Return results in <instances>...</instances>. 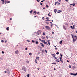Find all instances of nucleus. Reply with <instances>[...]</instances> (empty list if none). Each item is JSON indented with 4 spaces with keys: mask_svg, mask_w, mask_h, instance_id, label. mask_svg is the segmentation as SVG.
I'll return each instance as SVG.
<instances>
[{
    "mask_svg": "<svg viewBox=\"0 0 77 77\" xmlns=\"http://www.w3.org/2000/svg\"><path fill=\"white\" fill-rule=\"evenodd\" d=\"M71 35L73 39V41H76L77 39V36L74 35H73L72 34H71Z\"/></svg>",
    "mask_w": 77,
    "mask_h": 77,
    "instance_id": "f257e3e1",
    "label": "nucleus"
},
{
    "mask_svg": "<svg viewBox=\"0 0 77 77\" xmlns=\"http://www.w3.org/2000/svg\"><path fill=\"white\" fill-rule=\"evenodd\" d=\"M22 69L23 70V71H25V72H26L27 70V68H26L25 66H23L22 67Z\"/></svg>",
    "mask_w": 77,
    "mask_h": 77,
    "instance_id": "f03ea898",
    "label": "nucleus"
},
{
    "mask_svg": "<svg viewBox=\"0 0 77 77\" xmlns=\"http://www.w3.org/2000/svg\"><path fill=\"white\" fill-rule=\"evenodd\" d=\"M41 32H42L40 30H38L37 32V35H39L41 34Z\"/></svg>",
    "mask_w": 77,
    "mask_h": 77,
    "instance_id": "7ed1b4c3",
    "label": "nucleus"
},
{
    "mask_svg": "<svg viewBox=\"0 0 77 77\" xmlns=\"http://www.w3.org/2000/svg\"><path fill=\"white\" fill-rule=\"evenodd\" d=\"M15 53L16 54H18L19 53V51H18V50L15 51Z\"/></svg>",
    "mask_w": 77,
    "mask_h": 77,
    "instance_id": "20e7f679",
    "label": "nucleus"
},
{
    "mask_svg": "<svg viewBox=\"0 0 77 77\" xmlns=\"http://www.w3.org/2000/svg\"><path fill=\"white\" fill-rule=\"evenodd\" d=\"M48 44L50 45V40H48Z\"/></svg>",
    "mask_w": 77,
    "mask_h": 77,
    "instance_id": "39448f33",
    "label": "nucleus"
},
{
    "mask_svg": "<svg viewBox=\"0 0 77 77\" xmlns=\"http://www.w3.org/2000/svg\"><path fill=\"white\" fill-rule=\"evenodd\" d=\"M40 44H41V45L42 46V47H44V44H42L41 43H40Z\"/></svg>",
    "mask_w": 77,
    "mask_h": 77,
    "instance_id": "423d86ee",
    "label": "nucleus"
},
{
    "mask_svg": "<svg viewBox=\"0 0 77 77\" xmlns=\"http://www.w3.org/2000/svg\"><path fill=\"white\" fill-rule=\"evenodd\" d=\"M71 75H72L75 76V73H71Z\"/></svg>",
    "mask_w": 77,
    "mask_h": 77,
    "instance_id": "0eeeda50",
    "label": "nucleus"
},
{
    "mask_svg": "<svg viewBox=\"0 0 77 77\" xmlns=\"http://www.w3.org/2000/svg\"><path fill=\"white\" fill-rule=\"evenodd\" d=\"M2 2V5L4 4L5 3V0H1Z\"/></svg>",
    "mask_w": 77,
    "mask_h": 77,
    "instance_id": "6e6552de",
    "label": "nucleus"
},
{
    "mask_svg": "<svg viewBox=\"0 0 77 77\" xmlns=\"http://www.w3.org/2000/svg\"><path fill=\"white\" fill-rule=\"evenodd\" d=\"M75 27V25L73 26V27H72V29H75V27Z\"/></svg>",
    "mask_w": 77,
    "mask_h": 77,
    "instance_id": "1a4fd4ad",
    "label": "nucleus"
},
{
    "mask_svg": "<svg viewBox=\"0 0 77 77\" xmlns=\"http://www.w3.org/2000/svg\"><path fill=\"white\" fill-rule=\"evenodd\" d=\"M45 27L46 29H50V27L48 26H46Z\"/></svg>",
    "mask_w": 77,
    "mask_h": 77,
    "instance_id": "9d476101",
    "label": "nucleus"
},
{
    "mask_svg": "<svg viewBox=\"0 0 77 77\" xmlns=\"http://www.w3.org/2000/svg\"><path fill=\"white\" fill-rule=\"evenodd\" d=\"M66 27L65 26H63V28L64 30H66Z\"/></svg>",
    "mask_w": 77,
    "mask_h": 77,
    "instance_id": "9b49d317",
    "label": "nucleus"
},
{
    "mask_svg": "<svg viewBox=\"0 0 77 77\" xmlns=\"http://www.w3.org/2000/svg\"><path fill=\"white\" fill-rule=\"evenodd\" d=\"M36 59H37L38 60H39V57H36Z\"/></svg>",
    "mask_w": 77,
    "mask_h": 77,
    "instance_id": "f8f14e48",
    "label": "nucleus"
},
{
    "mask_svg": "<svg viewBox=\"0 0 77 77\" xmlns=\"http://www.w3.org/2000/svg\"><path fill=\"white\" fill-rule=\"evenodd\" d=\"M54 12H55V13H56V12H57V10L55 9L54 10Z\"/></svg>",
    "mask_w": 77,
    "mask_h": 77,
    "instance_id": "ddd939ff",
    "label": "nucleus"
},
{
    "mask_svg": "<svg viewBox=\"0 0 77 77\" xmlns=\"http://www.w3.org/2000/svg\"><path fill=\"white\" fill-rule=\"evenodd\" d=\"M57 12H58V13H60V12H61V11H60V10L58 11H57Z\"/></svg>",
    "mask_w": 77,
    "mask_h": 77,
    "instance_id": "4468645a",
    "label": "nucleus"
},
{
    "mask_svg": "<svg viewBox=\"0 0 77 77\" xmlns=\"http://www.w3.org/2000/svg\"><path fill=\"white\" fill-rule=\"evenodd\" d=\"M56 61L58 62H60V60H59V59H57V60H56Z\"/></svg>",
    "mask_w": 77,
    "mask_h": 77,
    "instance_id": "2eb2a0df",
    "label": "nucleus"
},
{
    "mask_svg": "<svg viewBox=\"0 0 77 77\" xmlns=\"http://www.w3.org/2000/svg\"><path fill=\"white\" fill-rule=\"evenodd\" d=\"M9 27H7L6 28V29L8 31L9 30Z\"/></svg>",
    "mask_w": 77,
    "mask_h": 77,
    "instance_id": "dca6fc26",
    "label": "nucleus"
},
{
    "mask_svg": "<svg viewBox=\"0 0 77 77\" xmlns=\"http://www.w3.org/2000/svg\"><path fill=\"white\" fill-rule=\"evenodd\" d=\"M45 44H46V45H48V43H47V42H45L44 43Z\"/></svg>",
    "mask_w": 77,
    "mask_h": 77,
    "instance_id": "f3484780",
    "label": "nucleus"
},
{
    "mask_svg": "<svg viewBox=\"0 0 77 77\" xmlns=\"http://www.w3.org/2000/svg\"><path fill=\"white\" fill-rule=\"evenodd\" d=\"M35 62L36 63H37V60H36V59H35Z\"/></svg>",
    "mask_w": 77,
    "mask_h": 77,
    "instance_id": "a211bd4d",
    "label": "nucleus"
},
{
    "mask_svg": "<svg viewBox=\"0 0 77 77\" xmlns=\"http://www.w3.org/2000/svg\"><path fill=\"white\" fill-rule=\"evenodd\" d=\"M60 60L61 62H62V63H63V60H62L60 59Z\"/></svg>",
    "mask_w": 77,
    "mask_h": 77,
    "instance_id": "6ab92c4d",
    "label": "nucleus"
},
{
    "mask_svg": "<svg viewBox=\"0 0 77 77\" xmlns=\"http://www.w3.org/2000/svg\"><path fill=\"white\" fill-rule=\"evenodd\" d=\"M39 41H41V42H43V40H41V39L39 38Z\"/></svg>",
    "mask_w": 77,
    "mask_h": 77,
    "instance_id": "aec40b11",
    "label": "nucleus"
},
{
    "mask_svg": "<svg viewBox=\"0 0 77 77\" xmlns=\"http://www.w3.org/2000/svg\"><path fill=\"white\" fill-rule=\"evenodd\" d=\"M62 40L60 41V44H62Z\"/></svg>",
    "mask_w": 77,
    "mask_h": 77,
    "instance_id": "412c9836",
    "label": "nucleus"
},
{
    "mask_svg": "<svg viewBox=\"0 0 77 77\" xmlns=\"http://www.w3.org/2000/svg\"><path fill=\"white\" fill-rule=\"evenodd\" d=\"M46 19H47V20H49L50 19V18H49V17H47L46 18Z\"/></svg>",
    "mask_w": 77,
    "mask_h": 77,
    "instance_id": "4be33fe9",
    "label": "nucleus"
},
{
    "mask_svg": "<svg viewBox=\"0 0 77 77\" xmlns=\"http://www.w3.org/2000/svg\"><path fill=\"white\" fill-rule=\"evenodd\" d=\"M72 5L73 6H75V3L72 4Z\"/></svg>",
    "mask_w": 77,
    "mask_h": 77,
    "instance_id": "5701e85b",
    "label": "nucleus"
},
{
    "mask_svg": "<svg viewBox=\"0 0 77 77\" xmlns=\"http://www.w3.org/2000/svg\"><path fill=\"white\" fill-rule=\"evenodd\" d=\"M57 5H60V4L59 2H57Z\"/></svg>",
    "mask_w": 77,
    "mask_h": 77,
    "instance_id": "b1692460",
    "label": "nucleus"
},
{
    "mask_svg": "<svg viewBox=\"0 0 77 77\" xmlns=\"http://www.w3.org/2000/svg\"><path fill=\"white\" fill-rule=\"evenodd\" d=\"M38 42L37 41H36L35 42V43L36 44H38Z\"/></svg>",
    "mask_w": 77,
    "mask_h": 77,
    "instance_id": "393cba45",
    "label": "nucleus"
},
{
    "mask_svg": "<svg viewBox=\"0 0 77 77\" xmlns=\"http://www.w3.org/2000/svg\"><path fill=\"white\" fill-rule=\"evenodd\" d=\"M57 2H56L55 3V6H56V4H57Z\"/></svg>",
    "mask_w": 77,
    "mask_h": 77,
    "instance_id": "a878e982",
    "label": "nucleus"
},
{
    "mask_svg": "<svg viewBox=\"0 0 77 77\" xmlns=\"http://www.w3.org/2000/svg\"><path fill=\"white\" fill-rule=\"evenodd\" d=\"M69 68H71V65H69Z\"/></svg>",
    "mask_w": 77,
    "mask_h": 77,
    "instance_id": "bb28decb",
    "label": "nucleus"
},
{
    "mask_svg": "<svg viewBox=\"0 0 77 77\" xmlns=\"http://www.w3.org/2000/svg\"><path fill=\"white\" fill-rule=\"evenodd\" d=\"M52 64H54V65H56V63H52Z\"/></svg>",
    "mask_w": 77,
    "mask_h": 77,
    "instance_id": "cd10ccee",
    "label": "nucleus"
},
{
    "mask_svg": "<svg viewBox=\"0 0 77 77\" xmlns=\"http://www.w3.org/2000/svg\"><path fill=\"white\" fill-rule=\"evenodd\" d=\"M10 3V1H8L7 2V3Z\"/></svg>",
    "mask_w": 77,
    "mask_h": 77,
    "instance_id": "c85d7f7f",
    "label": "nucleus"
},
{
    "mask_svg": "<svg viewBox=\"0 0 77 77\" xmlns=\"http://www.w3.org/2000/svg\"><path fill=\"white\" fill-rule=\"evenodd\" d=\"M52 56H53V57H55V55H54V54H52Z\"/></svg>",
    "mask_w": 77,
    "mask_h": 77,
    "instance_id": "c756f323",
    "label": "nucleus"
},
{
    "mask_svg": "<svg viewBox=\"0 0 77 77\" xmlns=\"http://www.w3.org/2000/svg\"><path fill=\"white\" fill-rule=\"evenodd\" d=\"M32 12H33V11H32V10L31 11H30V14H32Z\"/></svg>",
    "mask_w": 77,
    "mask_h": 77,
    "instance_id": "7c9ffc66",
    "label": "nucleus"
},
{
    "mask_svg": "<svg viewBox=\"0 0 77 77\" xmlns=\"http://www.w3.org/2000/svg\"><path fill=\"white\" fill-rule=\"evenodd\" d=\"M46 24H49V23L48 22H46Z\"/></svg>",
    "mask_w": 77,
    "mask_h": 77,
    "instance_id": "2f4dec72",
    "label": "nucleus"
},
{
    "mask_svg": "<svg viewBox=\"0 0 77 77\" xmlns=\"http://www.w3.org/2000/svg\"><path fill=\"white\" fill-rule=\"evenodd\" d=\"M43 35H45V32H43Z\"/></svg>",
    "mask_w": 77,
    "mask_h": 77,
    "instance_id": "473e14b6",
    "label": "nucleus"
},
{
    "mask_svg": "<svg viewBox=\"0 0 77 77\" xmlns=\"http://www.w3.org/2000/svg\"><path fill=\"white\" fill-rule=\"evenodd\" d=\"M32 42L33 43H34V42H35V41H34V40H33L32 41Z\"/></svg>",
    "mask_w": 77,
    "mask_h": 77,
    "instance_id": "72a5a7b5",
    "label": "nucleus"
},
{
    "mask_svg": "<svg viewBox=\"0 0 77 77\" xmlns=\"http://www.w3.org/2000/svg\"><path fill=\"white\" fill-rule=\"evenodd\" d=\"M46 38L47 39H48V36H46Z\"/></svg>",
    "mask_w": 77,
    "mask_h": 77,
    "instance_id": "f704fd0d",
    "label": "nucleus"
},
{
    "mask_svg": "<svg viewBox=\"0 0 77 77\" xmlns=\"http://www.w3.org/2000/svg\"><path fill=\"white\" fill-rule=\"evenodd\" d=\"M29 55H30V56H31V55H32V53H29Z\"/></svg>",
    "mask_w": 77,
    "mask_h": 77,
    "instance_id": "c9c22d12",
    "label": "nucleus"
},
{
    "mask_svg": "<svg viewBox=\"0 0 77 77\" xmlns=\"http://www.w3.org/2000/svg\"><path fill=\"white\" fill-rule=\"evenodd\" d=\"M46 7H47V8H48V7H49L48 6V5H46Z\"/></svg>",
    "mask_w": 77,
    "mask_h": 77,
    "instance_id": "e433bc0d",
    "label": "nucleus"
},
{
    "mask_svg": "<svg viewBox=\"0 0 77 77\" xmlns=\"http://www.w3.org/2000/svg\"><path fill=\"white\" fill-rule=\"evenodd\" d=\"M2 54H4L5 53V52L3 51H2Z\"/></svg>",
    "mask_w": 77,
    "mask_h": 77,
    "instance_id": "4c0bfd02",
    "label": "nucleus"
},
{
    "mask_svg": "<svg viewBox=\"0 0 77 77\" xmlns=\"http://www.w3.org/2000/svg\"><path fill=\"white\" fill-rule=\"evenodd\" d=\"M48 16H49V17H50V16H51V15H50V14H48Z\"/></svg>",
    "mask_w": 77,
    "mask_h": 77,
    "instance_id": "58836bf2",
    "label": "nucleus"
},
{
    "mask_svg": "<svg viewBox=\"0 0 77 77\" xmlns=\"http://www.w3.org/2000/svg\"><path fill=\"white\" fill-rule=\"evenodd\" d=\"M30 76V75H29V74H28L27 75V76L28 77H29Z\"/></svg>",
    "mask_w": 77,
    "mask_h": 77,
    "instance_id": "ea45409f",
    "label": "nucleus"
},
{
    "mask_svg": "<svg viewBox=\"0 0 77 77\" xmlns=\"http://www.w3.org/2000/svg\"><path fill=\"white\" fill-rule=\"evenodd\" d=\"M40 5L41 6H43V4L41 3Z\"/></svg>",
    "mask_w": 77,
    "mask_h": 77,
    "instance_id": "a19ab883",
    "label": "nucleus"
},
{
    "mask_svg": "<svg viewBox=\"0 0 77 77\" xmlns=\"http://www.w3.org/2000/svg\"><path fill=\"white\" fill-rule=\"evenodd\" d=\"M34 13H35V14H36L37 12L36 11H34Z\"/></svg>",
    "mask_w": 77,
    "mask_h": 77,
    "instance_id": "79ce46f5",
    "label": "nucleus"
},
{
    "mask_svg": "<svg viewBox=\"0 0 77 77\" xmlns=\"http://www.w3.org/2000/svg\"><path fill=\"white\" fill-rule=\"evenodd\" d=\"M57 54H59V52H57L56 53Z\"/></svg>",
    "mask_w": 77,
    "mask_h": 77,
    "instance_id": "37998d69",
    "label": "nucleus"
},
{
    "mask_svg": "<svg viewBox=\"0 0 77 77\" xmlns=\"http://www.w3.org/2000/svg\"><path fill=\"white\" fill-rule=\"evenodd\" d=\"M1 42H4V41L3 40H2L1 41Z\"/></svg>",
    "mask_w": 77,
    "mask_h": 77,
    "instance_id": "c03bdc74",
    "label": "nucleus"
},
{
    "mask_svg": "<svg viewBox=\"0 0 77 77\" xmlns=\"http://www.w3.org/2000/svg\"><path fill=\"white\" fill-rule=\"evenodd\" d=\"M37 1L38 2H39L40 0H37Z\"/></svg>",
    "mask_w": 77,
    "mask_h": 77,
    "instance_id": "a18cd8bd",
    "label": "nucleus"
},
{
    "mask_svg": "<svg viewBox=\"0 0 77 77\" xmlns=\"http://www.w3.org/2000/svg\"><path fill=\"white\" fill-rule=\"evenodd\" d=\"M45 40H44V41H43V42H43V43H45Z\"/></svg>",
    "mask_w": 77,
    "mask_h": 77,
    "instance_id": "49530a36",
    "label": "nucleus"
},
{
    "mask_svg": "<svg viewBox=\"0 0 77 77\" xmlns=\"http://www.w3.org/2000/svg\"><path fill=\"white\" fill-rule=\"evenodd\" d=\"M59 59H62V57H59Z\"/></svg>",
    "mask_w": 77,
    "mask_h": 77,
    "instance_id": "de8ad7c7",
    "label": "nucleus"
},
{
    "mask_svg": "<svg viewBox=\"0 0 77 77\" xmlns=\"http://www.w3.org/2000/svg\"><path fill=\"white\" fill-rule=\"evenodd\" d=\"M52 34H53V35H54V32H52Z\"/></svg>",
    "mask_w": 77,
    "mask_h": 77,
    "instance_id": "09e8293b",
    "label": "nucleus"
},
{
    "mask_svg": "<svg viewBox=\"0 0 77 77\" xmlns=\"http://www.w3.org/2000/svg\"><path fill=\"white\" fill-rule=\"evenodd\" d=\"M27 50V47L26 48H25V50Z\"/></svg>",
    "mask_w": 77,
    "mask_h": 77,
    "instance_id": "8fccbe9b",
    "label": "nucleus"
},
{
    "mask_svg": "<svg viewBox=\"0 0 77 77\" xmlns=\"http://www.w3.org/2000/svg\"><path fill=\"white\" fill-rule=\"evenodd\" d=\"M26 62L28 63H29V61H26Z\"/></svg>",
    "mask_w": 77,
    "mask_h": 77,
    "instance_id": "3c124183",
    "label": "nucleus"
},
{
    "mask_svg": "<svg viewBox=\"0 0 77 77\" xmlns=\"http://www.w3.org/2000/svg\"><path fill=\"white\" fill-rule=\"evenodd\" d=\"M45 53H47V50H45Z\"/></svg>",
    "mask_w": 77,
    "mask_h": 77,
    "instance_id": "603ef678",
    "label": "nucleus"
},
{
    "mask_svg": "<svg viewBox=\"0 0 77 77\" xmlns=\"http://www.w3.org/2000/svg\"><path fill=\"white\" fill-rule=\"evenodd\" d=\"M45 21H50V20H45Z\"/></svg>",
    "mask_w": 77,
    "mask_h": 77,
    "instance_id": "864d4df0",
    "label": "nucleus"
},
{
    "mask_svg": "<svg viewBox=\"0 0 77 77\" xmlns=\"http://www.w3.org/2000/svg\"><path fill=\"white\" fill-rule=\"evenodd\" d=\"M54 57L55 59H57V57Z\"/></svg>",
    "mask_w": 77,
    "mask_h": 77,
    "instance_id": "5fc2aeb1",
    "label": "nucleus"
},
{
    "mask_svg": "<svg viewBox=\"0 0 77 77\" xmlns=\"http://www.w3.org/2000/svg\"><path fill=\"white\" fill-rule=\"evenodd\" d=\"M55 49L56 50H57V48H55Z\"/></svg>",
    "mask_w": 77,
    "mask_h": 77,
    "instance_id": "6e6d98bb",
    "label": "nucleus"
},
{
    "mask_svg": "<svg viewBox=\"0 0 77 77\" xmlns=\"http://www.w3.org/2000/svg\"><path fill=\"white\" fill-rule=\"evenodd\" d=\"M12 20V18H10V20Z\"/></svg>",
    "mask_w": 77,
    "mask_h": 77,
    "instance_id": "4d7b16f0",
    "label": "nucleus"
},
{
    "mask_svg": "<svg viewBox=\"0 0 77 77\" xmlns=\"http://www.w3.org/2000/svg\"><path fill=\"white\" fill-rule=\"evenodd\" d=\"M60 56H61V57H62L63 56V55H62V54H60Z\"/></svg>",
    "mask_w": 77,
    "mask_h": 77,
    "instance_id": "13d9d810",
    "label": "nucleus"
},
{
    "mask_svg": "<svg viewBox=\"0 0 77 77\" xmlns=\"http://www.w3.org/2000/svg\"><path fill=\"white\" fill-rule=\"evenodd\" d=\"M70 28H71L72 29V26H70Z\"/></svg>",
    "mask_w": 77,
    "mask_h": 77,
    "instance_id": "bf43d9fd",
    "label": "nucleus"
},
{
    "mask_svg": "<svg viewBox=\"0 0 77 77\" xmlns=\"http://www.w3.org/2000/svg\"><path fill=\"white\" fill-rule=\"evenodd\" d=\"M67 62H69V61L68 60H67Z\"/></svg>",
    "mask_w": 77,
    "mask_h": 77,
    "instance_id": "052dcab7",
    "label": "nucleus"
},
{
    "mask_svg": "<svg viewBox=\"0 0 77 77\" xmlns=\"http://www.w3.org/2000/svg\"><path fill=\"white\" fill-rule=\"evenodd\" d=\"M75 75H77V72L75 74Z\"/></svg>",
    "mask_w": 77,
    "mask_h": 77,
    "instance_id": "680f3d73",
    "label": "nucleus"
},
{
    "mask_svg": "<svg viewBox=\"0 0 77 77\" xmlns=\"http://www.w3.org/2000/svg\"><path fill=\"white\" fill-rule=\"evenodd\" d=\"M42 20H44V17H42Z\"/></svg>",
    "mask_w": 77,
    "mask_h": 77,
    "instance_id": "e2e57ef3",
    "label": "nucleus"
},
{
    "mask_svg": "<svg viewBox=\"0 0 77 77\" xmlns=\"http://www.w3.org/2000/svg\"><path fill=\"white\" fill-rule=\"evenodd\" d=\"M66 2H68L69 0H65Z\"/></svg>",
    "mask_w": 77,
    "mask_h": 77,
    "instance_id": "0e129e2a",
    "label": "nucleus"
},
{
    "mask_svg": "<svg viewBox=\"0 0 77 77\" xmlns=\"http://www.w3.org/2000/svg\"><path fill=\"white\" fill-rule=\"evenodd\" d=\"M59 2H60L61 1L60 0H59Z\"/></svg>",
    "mask_w": 77,
    "mask_h": 77,
    "instance_id": "69168bd1",
    "label": "nucleus"
},
{
    "mask_svg": "<svg viewBox=\"0 0 77 77\" xmlns=\"http://www.w3.org/2000/svg\"><path fill=\"white\" fill-rule=\"evenodd\" d=\"M27 41L28 42H30V41H29V40H27Z\"/></svg>",
    "mask_w": 77,
    "mask_h": 77,
    "instance_id": "338daca9",
    "label": "nucleus"
},
{
    "mask_svg": "<svg viewBox=\"0 0 77 77\" xmlns=\"http://www.w3.org/2000/svg\"><path fill=\"white\" fill-rule=\"evenodd\" d=\"M43 9H45V8H43Z\"/></svg>",
    "mask_w": 77,
    "mask_h": 77,
    "instance_id": "774afa93",
    "label": "nucleus"
}]
</instances>
